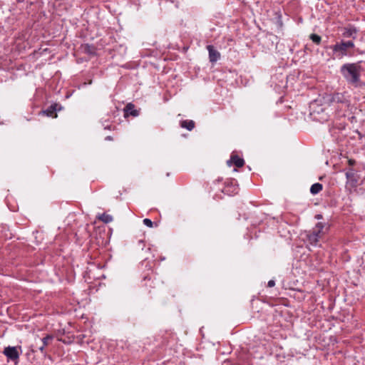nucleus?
I'll return each mask as SVG.
<instances>
[{
  "label": "nucleus",
  "instance_id": "1",
  "mask_svg": "<svg viewBox=\"0 0 365 365\" xmlns=\"http://www.w3.org/2000/svg\"><path fill=\"white\" fill-rule=\"evenodd\" d=\"M363 71L360 62L344 63L340 68V72L346 83L356 88L361 85V76Z\"/></svg>",
  "mask_w": 365,
  "mask_h": 365
},
{
  "label": "nucleus",
  "instance_id": "2",
  "mask_svg": "<svg viewBox=\"0 0 365 365\" xmlns=\"http://www.w3.org/2000/svg\"><path fill=\"white\" fill-rule=\"evenodd\" d=\"M148 270H150V272L144 274L141 286L143 288L144 293L152 297L161 290L164 282L158 274L154 272L150 265Z\"/></svg>",
  "mask_w": 365,
  "mask_h": 365
},
{
  "label": "nucleus",
  "instance_id": "3",
  "mask_svg": "<svg viewBox=\"0 0 365 365\" xmlns=\"http://www.w3.org/2000/svg\"><path fill=\"white\" fill-rule=\"evenodd\" d=\"M354 47V43L352 41H341L340 43H337L333 47V51L334 52H339L341 56L348 55V49L352 48Z\"/></svg>",
  "mask_w": 365,
  "mask_h": 365
},
{
  "label": "nucleus",
  "instance_id": "4",
  "mask_svg": "<svg viewBox=\"0 0 365 365\" xmlns=\"http://www.w3.org/2000/svg\"><path fill=\"white\" fill-rule=\"evenodd\" d=\"M327 102L330 104H339L338 108H341L344 106H348L349 101L345 98L342 93H336L330 95L327 98Z\"/></svg>",
  "mask_w": 365,
  "mask_h": 365
},
{
  "label": "nucleus",
  "instance_id": "5",
  "mask_svg": "<svg viewBox=\"0 0 365 365\" xmlns=\"http://www.w3.org/2000/svg\"><path fill=\"white\" fill-rule=\"evenodd\" d=\"M345 175L347 179L346 185L351 188H356L360 179L357 173L354 169L350 168Z\"/></svg>",
  "mask_w": 365,
  "mask_h": 365
},
{
  "label": "nucleus",
  "instance_id": "6",
  "mask_svg": "<svg viewBox=\"0 0 365 365\" xmlns=\"http://www.w3.org/2000/svg\"><path fill=\"white\" fill-rule=\"evenodd\" d=\"M3 353L6 355L8 359L13 361H17L19 358V354L16 346L6 347Z\"/></svg>",
  "mask_w": 365,
  "mask_h": 365
},
{
  "label": "nucleus",
  "instance_id": "7",
  "mask_svg": "<svg viewBox=\"0 0 365 365\" xmlns=\"http://www.w3.org/2000/svg\"><path fill=\"white\" fill-rule=\"evenodd\" d=\"M60 109L61 106L58 104L53 103L48 106L46 110H42L41 113L48 117L56 118V111Z\"/></svg>",
  "mask_w": 365,
  "mask_h": 365
},
{
  "label": "nucleus",
  "instance_id": "8",
  "mask_svg": "<svg viewBox=\"0 0 365 365\" xmlns=\"http://www.w3.org/2000/svg\"><path fill=\"white\" fill-rule=\"evenodd\" d=\"M123 110H124V117L125 118H127L130 115L136 117L139 115V110L135 109L134 104H133L131 103H128L125 106Z\"/></svg>",
  "mask_w": 365,
  "mask_h": 365
},
{
  "label": "nucleus",
  "instance_id": "9",
  "mask_svg": "<svg viewBox=\"0 0 365 365\" xmlns=\"http://www.w3.org/2000/svg\"><path fill=\"white\" fill-rule=\"evenodd\" d=\"M207 49L209 52V59L211 63L216 62L220 58V53L215 49L212 45H207Z\"/></svg>",
  "mask_w": 365,
  "mask_h": 365
},
{
  "label": "nucleus",
  "instance_id": "10",
  "mask_svg": "<svg viewBox=\"0 0 365 365\" xmlns=\"http://www.w3.org/2000/svg\"><path fill=\"white\" fill-rule=\"evenodd\" d=\"M324 228V223L318 222L316 224L315 227L312 230H309V232L313 235H315L316 237L319 240L322 238L324 235V232L323 231Z\"/></svg>",
  "mask_w": 365,
  "mask_h": 365
},
{
  "label": "nucleus",
  "instance_id": "11",
  "mask_svg": "<svg viewBox=\"0 0 365 365\" xmlns=\"http://www.w3.org/2000/svg\"><path fill=\"white\" fill-rule=\"evenodd\" d=\"M357 32L358 31L354 26L349 25L344 29L342 35L345 38H352L354 39Z\"/></svg>",
  "mask_w": 365,
  "mask_h": 365
},
{
  "label": "nucleus",
  "instance_id": "12",
  "mask_svg": "<svg viewBox=\"0 0 365 365\" xmlns=\"http://www.w3.org/2000/svg\"><path fill=\"white\" fill-rule=\"evenodd\" d=\"M227 164L228 165L234 164L237 168H242L245 164V161L238 155L232 154L230 159L227 161Z\"/></svg>",
  "mask_w": 365,
  "mask_h": 365
},
{
  "label": "nucleus",
  "instance_id": "13",
  "mask_svg": "<svg viewBox=\"0 0 365 365\" xmlns=\"http://www.w3.org/2000/svg\"><path fill=\"white\" fill-rule=\"evenodd\" d=\"M306 240L310 245L313 246L317 245L319 241V240L316 237V235H313L309 231L306 232Z\"/></svg>",
  "mask_w": 365,
  "mask_h": 365
},
{
  "label": "nucleus",
  "instance_id": "14",
  "mask_svg": "<svg viewBox=\"0 0 365 365\" xmlns=\"http://www.w3.org/2000/svg\"><path fill=\"white\" fill-rule=\"evenodd\" d=\"M180 124L182 128H186L190 131L192 130L195 126V122L192 120H181Z\"/></svg>",
  "mask_w": 365,
  "mask_h": 365
},
{
  "label": "nucleus",
  "instance_id": "15",
  "mask_svg": "<svg viewBox=\"0 0 365 365\" xmlns=\"http://www.w3.org/2000/svg\"><path fill=\"white\" fill-rule=\"evenodd\" d=\"M222 192L228 195H230L232 193H237V187L235 185H233L232 182L227 183Z\"/></svg>",
  "mask_w": 365,
  "mask_h": 365
},
{
  "label": "nucleus",
  "instance_id": "16",
  "mask_svg": "<svg viewBox=\"0 0 365 365\" xmlns=\"http://www.w3.org/2000/svg\"><path fill=\"white\" fill-rule=\"evenodd\" d=\"M323 189V185L321 183L317 182L313 184L310 187V192L312 195H317Z\"/></svg>",
  "mask_w": 365,
  "mask_h": 365
},
{
  "label": "nucleus",
  "instance_id": "17",
  "mask_svg": "<svg viewBox=\"0 0 365 365\" xmlns=\"http://www.w3.org/2000/svg\"><path fill=\"white\" fill-rule=\"evenodd\" d=\"M97 219L103 222L104 223H109L113 221V218L111 215L106 213H103L97 216Z\"/></svg>",
  "mask_w": 365,
  "mask_h": 365
},
{
  "label": "nucleus",
  "instance_id": "18",
  "mask_svg": "<svg viewBox=\"0 0 365 365\" xmlns=\"http://www.w3.org/2000/svg\"><path fill=\"white\" fill-rule=\"evenodd\" d=\"M45 346L43 344H38L36 343V344L31 346V351L33 352L36 351V349H38L42 354L45 353Z\"/></svg>",
  "mask_w": 365,
  "mask_h": 365
},
{
  "label": "nucleus",
  "instance_id": "19",
  "mask_svg": "<svg viewBox=\"0 0 365 365\" xmlns=\"http://www.w3.org/2000/svg\"><path fill=\"white\" fill-rule=\"evenodd\" d=\"M84 51L88 54H95L96 48L93 46L86 44L83 47Z\"/></svg>",
  "mask_w": 365,
  "mask_h": 365
},
{
  "label": "nucleus",
  "instance_id": "20",
  "mask_svg": "<svg viewBox=\"0 0 365 365\" xmlns=\"http://www.w3.org/2000/svg\"><path fill=\"white\" fill-rule=\"evenodd\" d=\"M53 339V336L47 334L45 337L41 339L40 344H43L45 346L50 344V341Z\"/></svg>",
  "mask_w": 365,
  "mask_h": 365
},
{
  "label": "nucleus",
  "instance_id": "21",
  "mask_svg": "<svg viewBox=\"0 0 365 365\" xmlns=\"http://www.w3.org/2000/svg\"><path fill=\"white\" fill-rule=\"evenodd\" d=\"M310 39L317 45H319L322 41L321 36L315 34H312L310 35Z\"/></svg>",
  "mask_w": 365,
  "mask_h": 365
},
{
  "label": "nucleus",
  "instance_id": "22",
  "mask_svg": "<svg viewBox=\"0 0 365 365\" xmlns=\"http://www.w3.org/2000/svg\"><path fill=\"white\" fill-rule=\"evenodd\" d=\"M143 223L144 225H145L146 226L149 227H153V225H154V222H152L150 219L148 218H145L143 220Z\"/></svg>",
  "mask_w": 365,
  "mask_h": 365
},
{
  "label": "nucleus",
  "instance_id": "23",
  "mask_svg": "<svg viewBox=\"0 0 365 365\" xmlns=\"http://www.w3.org/2000/svg\"><path fill=\"white\" fill-rule=\"evenodd\" d=\"M348 164L349 166H354L356 164V161L354 159H349L348 160Z\"/></svg>",
  "mask_w": 365,
  "mask_h": 365
},
{
  "label": "nucleus",
  "instance_id": "24",
  "mask_svg": "<svg viewBox=\"0 0 365 365\" xmlns=\"http://www.w3.org/2000/svg\"><path fill=\"white\" fill-rule=\"evenodd\" d=\"M275 285V282L274 280H269L267 283V287H272Z\"/></svg>",
  "mask_w": 365,
  "mask_h": 365
},
{
  "label": "nucleus",
  "instance_id": "25",
  "mask_svg": "<svg viewBox=\"0 0 365 365\" xmlns=\"http://www.w3.org/2000/svg\"><path fill=\"white\" fill-rule=\"evenodd\" d=\"M139 246L141 247V249L143 250V247L145 246L144 241L143 240H139L138 241Z\"/></svg>",
  "mask_w": 365,
  "mask_h": 365
},
{
  "label": "nucleus",
  "instance_id": "26",
  "mask_svg": "<svg viewBox=\"0 0 365 365\" xmlns=\"http://www.w3.org/2000/svg\"><path fill=\"white\" fill-rule=\"evenodd\" d=\"M361 185H362V189L365 190V178L361 180Z\"/></svg>",
  "mask_w": 365,
  "mask_h": 365
},
{
  "label": "nucleus",
  "instance_id": "27",
  "mask_svg": "<svg viewBox=\"0 0 365 365\" xmlns=\"http://www.w3.org/2000/svg\"><path fill=\"white\" fill-rule=\"evenodd\" d=\"M315 218H317V219H318V220L322 219V215H317L315 216Z\"/></svg>",
  "mask_w": 365,
  "mask_h": 365
},
{
  "label": "nucleus",
  "instance_id": "28",
  "mask_svg": "<svg viewBox=\"0 0 365 365\" xmlns=\"http://www.w3.org/2000/svg\"><path fill=\"white\" fill-rule=\"evenodd\" d=\"M106 140H113V138H112L111 136H107V137L106 138Z\"/></svg>",
  "mask_w": 365,
  "mask_h": 365
},
{
  "label": "nucleus",
  "instance_id": "29",
  "mask_svg": "<svg viewBox=\"0 0 365 365\" xmlns=\"http://www.w3.org/2000/svg\"><path fill=\"white\" fill-rule=\"evenodd\" d=\"M59 341H62L63 343L64 344H66L68 343L65 339H58Z\"/></svg>",
  "mask_w": 365,
  "mask_h": 365
}]
</instances>
